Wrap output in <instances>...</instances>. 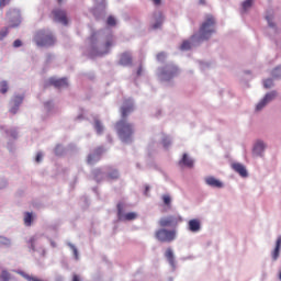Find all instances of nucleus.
Instances as JSON below:
<instances>
[{"label": "nucleus", "instance_id": "nucleus-54", "mask_svg": "<svg viewBox=\"0 0 281 281\" xmlns=\"http://www.w3.org/2000/svg\"><path fill=\"white\" fill-rule=\"evenodd\" d=\"M55 281H65V278H63V276H57L55 278Z\"/></svg>", "mask_w": 281, "mask_h": 281}, {"label": "nucleus", "instance_id": "nucleus-49", "mask_svg": "<svg viewBox=\"0 0 281 281\" xmlns=\"http://www.w3.org/2000/svg\"><path fill=\"white\" fill-rule=\"evenodd\" d=\"M10 1L12 0H0V8L3 9L5 5H10Z\"/></svg>", "mask_w": 281, "mask_h": 281}, {"label": "nucleus", "instance_id": "nucleus-14", "mask_svg": "<svg viewBox=\"0 0 281 281\" xmlns=\"http://www.w3.org/2000/svg\"><path fill=\"white\" fill-rule=\"evenodd\" d=\"M106 7L95 5L91 9V13L93 14L95 21H102L106 16Z\"/></svg>", "mask_w": 281, "mask_h": 281}, {"label": "nucleus", "instance_id": "nucleus-24", "mask_svg": "<svg viewBox=\"0 0 281 281\" xmlns=\"http://www.w3.org/2000/svg\"><path fill=\"white\" fill-rule=\"evenodd\" d=\"M93 122L97 135H102V133H104V125L102 124V121H100V117L93 116Z\"/></svg>", "mask_w": 281, "mask_h": 281}, {"label": "nucleus", "instance_id": "nucleus-4", "mask_svg": "<svg viewBox=\"0 0 281 281\" xmlns=\"http://www.w3.org/2000/svg\"><path fill=\"white\" fill-rule=\"evenodd\" d=\"M33 42L37 47H54L56 45V36L49 30H40L35 33Z\"/></svg>", "mask_w": 281, "mask_h": 281}, {"label": "nucleus", "instance_id": "nucleus-46", "mask_svg": "<svg viewBox=\"0 0 281 281\" xmlns=\"http://www.w3.org/2000/svg\"><path fill=\"white\" fill-rule=\"evenodd\" d=\"M13 47L15 48L23 47V42L21 40H15L13 42Z\"/></svg>", "mask_w": 281, "mask_h": 281}, {"label": "nucleus", "instance_id": "nucleus-57", "mask_svg": "<svg viewBox=\"0 0 281 281\" xmlns=\"http://www.w3.org/2000/svg\"><path fill=\"white\" fill-rule=\"evenodd\" d=\"M50 246H52L53 248H56V241H54V240L50 239Z\"/></svg>", "mask_w": 281, "mask_h": 281}, {"label": "nucleus", "instance_id": "nucleus-35", "mask_svg": "<svg viewBox=\"0 0 281 281\" xmlns=\"http://www.w3.org/2000/svg\"><path fill=\"white\" fill-rule=\"evenodd\" d=\"M254 5V0H246L241 3L243 12H247Z\"/></svg>", "mask_w": 281, "mask_h": 281}, {"label": "nucleus", "instance_id": "nucleus-13", "mask_svg": "<svg viewBox=\"0 0 281 281\" xmlns=\"http://www.w3.org/2000/svg\"><path fill=\"white\" fill-rule=\"evenodd\" d=\"M103 154H104V147L100 146L95 148L92 154L88 155L87 164H89L90 166H93V164H97V161H100Z\"/></svg>", "mask_w": 281, "mask_h": 281}, {"label": "nucleus", "instance_id": "nucleus-45", "mask_svg": "<svg viewBox=\"0 0 281 281\" xmlns=\"http://www.w3.org/2000/svg\"><path fill=\"white\" fill-rule=\"evenodd\" d=\"M35 243H36V238L31 237L30 240H29V244L31 245L32 251H36V246H34Z\"/></svg>", "mask_w": 281, "mask_h": 281}, {"label": "nucleus", "instance_id": "nucleus-1", "mask_svg": "<svg viewBox=\"0 0 281 281\" xmlns=\"http://www.w3.org/2000/svg\"><path fill=\"white\" fill-rule=\"evenodd\" d=\"M135 112V100L127 98L123 100L120 108L121 120H119L114 128L119 139L123 144H133V135H135V124L128 122V115Z\"/></svg>", "mask_w": 281, "mask_h": 281}, {"label": "nucleus", "instance_id": "nucleus-25", "mask_svg": "<svg viewBox=\"0 0 281 281\" xmlns=\"http://www.w3.org/2000/svg\"><path fill=\"white\" fill-rule=\"evenodd\" d=\"M280 249H281V236L277 238L276 247L271 254L272 260L276 262L280 258Z\"/></svg>", "mask_w": 281, "mask_h": 281}, {"label": "nucleus", "instance_id": "nucleus-19", "mask_svg": "<svg viewBox=\"0 0 281 281\" xmlns=\"http://www.w3.org/2000/svg\"><path fill=\"white\" fill-rule=\"evenodd\" d=\"M154 19H155V23L151 26L153 30H160V27L164 25V21H165L164 13L156 12L154 14Z\"/></svg>", "mask_w": 281, "mask_h": 281}, {"label": "nucleus", "instance_id": "nucleus-7", "mask_svg": "<svg viewBox=\"0 0 281 281\" xmlns=\"http://www.w3.org/2000/svg\"><path fill=\"white\" fill-rule=\"evenodd\" d=\"M155 238L158 243H172L177 240V229L160 227L155 232Z\"/></svg>", "mask_w": 281, "mask_h": 281}, {"label": "nucleus", "instance_id": "nucleus-17", "mask_svg": "<svg viewBox=\"0 0 281 281\" xmlns=\"http://www.w3.org/2000/svg\"><path fill=\"white\" fill-rule=\"evenodd\" d=\"M178 166L180 168H194V160L188 156V154H183L182 158L179 160Z\"/></svg>", "mask_w": 281, "mask_h": 281}, {"label": "nucleus", "instance_id": "nucleus-61", "mask_svg": "<svg viewBox=\"0 0 281 281\" xmlns=\"http://www.w3.org/2000/svg\"><path fill=\"white\" fill-rule=\"evenodd\" d=\"M245 74H251V71L250 70H246Z\"/></svg>", "mask_w": 281, "mask_h": 281}, {"label": "nucleus", "instance_id": "nucleus-44", "mask_svg": "<svg viewBox=\"0 0 281 281\" xmlns=\"http://www.w3.org/2000/svg\"><path fill=\"white\" fill-rule=\"evenodd\" d=\"M266 20L268 22L269 27H272L273 30H276V23H273V19L270 15H268L266 16Z\"/></svg>", "mask_w": 281, "mask_h": 281}, {"label": "nucleus", "instance_id": "nucleus-22", "mask_svg": "<svg viewBox=\"0 0 281 281\" xmlns=\"http://www.w3.org/2000/svg\"><path fill=\"white\" fill-rule=\"evenodd\" d=\"M205 183H206V186H210V188H218V189H221V188L224 187V184H223V182L221 180H218V179H216V178H214L212 176L205 178Z\"/></svg>", "mask_w": 281, "mask_h": 281}, {"label": "nucleus", "instance_id": "nucleus-11", "mask_svg": "<svg viewBox=\"0 0 281 281\" xmlns=\"http://www.w3.org/2000/svg\"><path fill=\"white\" fill-rule=\"evenodd\" d=\"M53 21L55 23H60L61 25H69V20L67 19V11L63 9H55L52 11Z\"/></svg>", "mask_w": 281, "mask_h": 281}, {"label": "nucleus", "instance_id": "nucleus-32", "mask_svg": "<svg viewBox=\"0 0 281 281\" xmlns=\"http://www.w3.org/2000/svg\"><path fill=\"white\" fill-rule=\"evenodd\" d=\"M166 58H168V54L166 52H160L156 55L157 63H166Z\"/></svg>", "mask_w": 281, "mask_h": 281}, {"label": "nucleus", "instance_id": "nucleus-51", "mask_svg": "<svg viewBox=\"0 0 281 281\" xmlns=\"http://www.w3.org/2000/svg\"><path fill=\"white\" fill-rule=\"evenodd\" d=\"M148 192H150V186L146 184L144 191L145 196H148Z\"/></svg>", "mask_w": 281, "mask_h": 281}, {"label": "nucleus", "instance_id": "nucleus-36", "mask_svg": "<svg viewBox=\"0 0 281 281\" xmlns=\"http://www.w3.org/2000/svg\"><path fill=\"white\" fill-rule=\"evenodd\" d=\"M4 133L13 139H16L19 137V132H16V130H4Z\"/></svg>", "mask_w": 281, "mask_h": 281}, {"label": "nucleus", "instance_id": "nucleus-60", "mask_svg": "<svg viewBox=\"0 0 281 281\" xmlns=\"http://www.w3.org/2000/svg\"><path fill=\"white\" fill-rule=\"evenodd\" d=\"M50 60H52V55L48 54V55H47V63H49Z\"/></svg>", "mask_w": 281, "mask_h": 281}, {"label": "nucleus", "instance_id": "nucleus-18", "mask_svg": "<svg viewBox=\"0 0 281 281\" xmlns=\"http://www.w3.org/2000/svg\"><path fill=\"white\" fill-rule=\"evenodd\" d=\"M189 232L196 234V232H201V221L198 218L190 220L188 223Z\"/></svg>", "mask_w": 281, "mask_h": 281}, {"label": "nucleus", "instance_id": "nucleus-3", "mask_svg": "<svg viewBox=\"0 0 281 281\" xmlns=\"http://www.w3.org/2000/svg\"><path fill=\"white\" fill-rule=\"evenodd\" d=\"M213 34H216V18L212 14H206L198 33L191 36V41L193 45H201L204 41H210Z\"/></svg>", "mask_w": 281, "mask_h": 281}, {"label": "nucleus", "instance_id": "nucleus-9", "mask_svg": "<svg viewBox=\"0 0 281 281\" xmlns=\"http://www.w3.org/2000/svg\"><path fill=\"white\" fill-rule=\"evenodd\" d=\"M44 87L45 89H47V87H54L55 89H65L69 87V81L66 77L59 79H57L56 77H50Z\"/></svg>", "mask_w": 281, "mask_h": 281}, {"label": "nucleus", "instance_id": "nucleus-56", "mask_svg": "<svg viewBox=\"0 0 281 281\" xmlns=\"http://www.w3.org/2000/svg\"><path fill=\"white\" fill-rule=\"evenodd\" d=\"M136 74H137V76H142V66H139V67H138V69H137V72H136Z\"/></svg>", "mask_w": 281, "mask_h": 281}, {"label": "nucleus", "instance_id": "nucleus-6", "mask_svg": "<svg viewBox=\"0 0 281 281\" xmlns=\"http://www.w3.org/2000/svg\"><path fill=\"white\" fill-rule=\"evenodd\" d=\"M7 16L9 19V27H3L0 31V41H3L8 34H10V27H19L21 25V12L16 9H11L8 13Z\"/></svg>", "mask_w": 281, "mask_h": 281}, {"label": "nucleus", "instance_id": "nucleus-33", "mask_svg": "<svg viewBox=\"0 0 281 281\" xmlns=\"http://www.w3.org/2000/svg\"><path fill=\"white\" fill-rule=\"evenodd\" d=\"M24 225L26 227H31L32 226V213L26 212L24 215Z\"/></svg>", "mask_w": 281, "mask_h": 281}, {"label": "nucleus", "instance_id": "nucleus-26", "mask_svg": "<svg viewBox=\"0 0 281 281\" xmlns=\"http://www.w3.org/2000/svg\"><path fill=\"white\" fill-rule=\"evenodd\" d=\"M162 203L167 210H172V196L170 194L166 193L161 195Z\"/></svg>", "mask_w": 281, "mask_h": 281}, {"label": "nucleus", "instance_id": "nucleus-5", "mask_svg": "<svg viewBox=\"0 0 281 281\" xmlns=\"http://www.w3.org/2000/svg\"><path fill=\"white\" fill-rule=\"evenodd\" d=\"M179 66L170 63L165 66L158 67L157 77L160 82H170L173 78L179 76Z\"/></svg>", "mask_w": 281, "mask_h": 281}, {"label": "nucleus", "instance_id": "nucleus-43", "mask_svg": "<svg viewBox=\"0 0 281 281\" xmlns=\"http://www.w3.org/2000/svg\"><path fill=\"white\" fill-rule=\"evenodd\" d=\"M116 23H117V22L115 21V18H114V16L110 15V16L108 18L106 24L110 25L111 27L115 26Z\"/></svg>", "mask_w": 281, "mask_h": 281}, {"label": "nucleus", "instance_id": "nucleus-21", "mask_svg": "<svg viewBox=\"0 0 281 281\" xmlns=\"http://www.w3.org/2000/svg\"><path fill=\"white\" fill-rule=\"evenodd\" d=\"M232 168H233V170H235V172H237L241 177H244V178L249 177V173L247 172V168H245L243 164L235 162L232 165Z\"/></svg>", "mask_w": 281, "mask_h": 281}, {"label": "nucleus", "instance_id": "nucleus-59", "mask_svg": "<svg viewBox=\"0 0 281 281\" xmlns=\"http://www.w3.org/2000/svg\"><path fill=\"white\" fill-rule=\"evenodd\" d=\"M77 120H85V116L82 114L77 116Z\"/></svg>", "mask_w": 281, "mask_h": 281}, {"label": "nucleus", "instance_id": "nucleus-10", "mask_svg": "<svg viewBox=\"0 0 281 281\" xmlns=\"http://www.w3.org/2000/svg\"><path fill=\"white\" fill-rule=\"evenodd\" d=\"M276 98H278V91L272 90L270 92H267L266 95L257 103L256 111H262V109H265V106H267V104H269L270 102H273Z\"/></svg>", "mask_w": 281, "mask_h": 281}, {"label": "nucleus", "instance_id": "nucleus-48", "mask_svg": "<svg viewBox=\"0 0 281 281\" xmlns=\"http://www.w3.org/2000/svg\"><path fill=\"white\" fill-rule=\"evenodd\" d=\"M95 5L106 7V0H94Z\"/></svg>", "mask_w": 281, "mask_h": 281}, {"label": "nucleus", "instance_id": "nucleus-53", "mask_svg": "<svg viewBox=\"0 0 281 281\" xmlns=\"http://www.w3.org/2000/svg\"><path fill=\"white\" fill-rule=\"evenodd\" d=\"M106 139L110 144H113V137L110 134L106 136Z\"/></svg>", "mask_w": 281, "mask_h": 281}, {"label": "nucleus", "instance_id": "nucleus-20", "mask_svg": "<svg viewBox=\"0 0 281 281\" xmlns=\"http://www.w3.org/2000/svg\"><path fill=\"white\" fill-rule=\"evenodd\" d=\"M165 258H167V261L172 269H177V261L175 260V251H172V248H167L165 251Z\"/></svg>", "mask_w": 281, "mask_h": 281}, {"label": "nucleus", "instance_id": "nucleus-31", "mask_svg": "<svg viewBox=\"0 0 281 281\" xmlns=\"http://www.w3.org/2000/svg\"><path fill=\"white\" fill-rule=\"evenodd\" d=\"M10 86L8 85L7 80H2L0 82V93H2L3 95H5V93L9 91Z\"/></svg>", "mask_w": 281, "mask_h": 281}, {"label": "nucleus", "instance_id": "nucleus-23", "mask_svg": "<svg viewBox=\"0 0 281 281\" xmlns=\"http://www.w3.org/2000/svg\"><path fill=\"white\" fill-rule=\"evenodd\" d=\"M92 177L94 179V181H97V183H101V181L103 179H105L106 173H104V171H102V169L97 168L92 170Z\"/></svg>", "mask_w": 281, "mask_h": 281}, {"label": "nucleus", "instance_id": "nucleus-29", "mask_svg": "<svg viewBox=\"0 0 281 281\" xmlns=\"http://www.w3.org/2000/svg\"><path fill=\"white\" fill-rule=\"evenodd\" d=\"M106 178L111 181H117V179H120V171L117 169H112L108 172Z\"/></svg>", "mask_w": 281, "mask_h": 281}, {"label": "nucleus", "instance_id": "nucleus-2", "mask_svg": "<svg viewBox=\"0 0 281 281\" xmlns=\"http://www.w3.org/2000/svg\"><path fill=\"white\" fill-rule=\"evenodd\" d=\"M89 41V52L88 58H102L111 52L113 47V40H106L104 37V32L92 31L91 35L88 37Z\"/></svg>", "mask_w": 281, "mask_h": 281}, {"label": "nucleus", "instance_id": "nucleus-34", "mask_svg": "<svg viewBox=\"0 0 281 281\" xmlns=\"http://www.w3.org/2000/svg\"><path fill=\"white\" fill-rule=\"evenodd\" d=\"M12 245V241L3 236H0V247H10Z\"/></svg>", "mask_w": 281, "mask_h": 281}, {"label": "nucleus", "instance_id": "nucleus-55", "mask_svg": "<svg viewBox=\"0 0 281 281\" xmlns=\"http://www.w3.org/2000/svg\"><path fill=\"white\" fill-rule=\"evenodd\" d=\"M72 281H80V277L78 274L72 276Z\"/></svg>", "mask_w": 281, "mask_h": 281}, {"label": "nucleus", "instance_id": "nucleus-41", "mask_svg": "<svg viewBox=\"0 0 281 281\" xmlns=\"http://www.w3.org/2000/svg\"><path fill=\"white\" fill-rule=\"evenodd\" d=\"M65 153V149L63 148L61 145H57L55 147V155H57V157H60V155H63Z\"/></svg>", "mask_w": 281, "mask_h": 281}, {"label": "nucleus", "instance_id": "nucleus-42", "mask_svg": "<svg viewBox=\"0 0 281 281\" xmlns=\"http://www.w3.org/2000/svg\"><path fill=\"white\" fill-rule=\"evenodd\" d=\"M0 278L2 281H10V272H8L7 270H3Z\"/></svg>", "mask_w": 281, "mask_h": 281}, {"label": "nucleus", "instance_id": "nucleus-8", "mask_svg": "<svg viewBox=\"0 0 281 281\" xmlns=\"http://www.w3.org/2000/svg\"><path fill=\"white\" fill-rule=\"evenodd\" d=\"M183 222V217H181L180 215L175 216V215H168L165 217H161L158 221V225L159 227H162L166 229V227H170V229H177V227H179V223Z\"/></svg>", "mask_w": 281, "mask_h": 281}, {"label": "nucleus", "instance_id": "nucleus-39", "mask_svg": "<svg viewBox=\"0 0 281 281\" xmlns=\"http://www.w3.org/2000/svg\"><path fill=\"white\" fill-rule=\"evenodd\" d=\"M67 245L72 250V254H74L75 258L78 260L79 255H78V248H76V245H74L71 243H67Z\"/></svg>", "mask_w": 281, "mask_h": 281}, {"label": "nucleus", "instance_id": "nucleus-16", "mask_svg": "<svg viewBox=\"0 0 281 281\" xmlns=\"http://www.w3.org/2000/svg\"><path fill=\"white\" fill-rule=\"evenodd\" d=\"M119 65L122 67H131V65H133V55H131L130 52L121 54Z\"/></svg>", "mask_w": 281, "mask_h": 281}, {"label": "nucleus", "instance_id": "nucleus-38", "mask_svg": "<svg viewBox=\"0 0 281 281\" xmlns=\"http://www.w3.org/2000/svg\"><path fill=\"white\" fill-rule=\"evenodd\" d=\"M171 144H172V140L170 139V137L165 136L162 138V146H164V148H170Z\"/></svg>", "mask_w": 281, "mask_h": 281}, {"label": "nucleus", "instance_id": "nucleus-62", "mask_svg": "<svg viewBox=\"0 0 281 281\" xmlns=\"http://www.w3.org/2000/svg\"><path fill=\"white\" fill-rule=\"evenodd\" d=\"M57 2L60 4V3H63V0H57Z\"/></svg>", "mask_w": 281, "mask_h": 281}, {"label": "nucleus", "instance_id": "nucleus-15", "mask_svg": "<svg viewBox=\"0 0 281 281\" xmlns=\"http://www.w3.org/2000/svg\"><path fill=\"white\" fill-rule=\"evenodd\" d=\"M267 148V144L262 139H258L252 148V155L255 157H262V153H265V149Z\"/></svg>", "mask_w": 281, "mask_h": 281}, {"label": "nucleus", "instance_id": "nucleus-47", "mask_svg": "<svg viewBox=\"0 0 281 281\" xmlns=\"http://www.w3.org/2000/svg\"><path fill=\"white\" fill-rule=\"evenodd\" d=\"M44 106H45L46 111H52V109L54 108V105L52 104V101H46L44 103Z\"/></svg>", "mask_w": 281, "mask_h": 281}, {"label": "nucleus", "instance_id": "nucleus-27", "mask_svg": "<svg viewBox=\"0 0 281 281\" xmlns=\"http://www.w3.org/2000/svg\"><path fill=\"white\" fill-rule=\"evenodd\" d=\"M196 45H199V44H193L192 40H191V42L186 40L182 42L180 49H181V52H189V49H192V46L196 47Z\"/></svg>", "mask_w": 281, "mask_h": 281}, {"label": "nucleus", "instance_id": "nucleus-52", "mask_svg": "<svg viewBox=\"0 0 281 281\" xmlns=\"http://www.w3.org/2000/svg\"><path fill=\"white\" fill-rule=\"evenodd\" d=\"M155 5H161V0H151Z\"/></svg>", "mask_w": 281, "mask_h": 281}, {"label": "nucleus", "instance_id": "nucleus-40", "mask_svg": "<svg viewBox=\"0 0 281 281\" xmlns=\"http://www.w3.org/2000/svg\"><path fill=\"white\" fill-rule=\"evenodd\" d=\"M10 110H9V113H11L12 115H16V113H19V109L20 106L19 105H14V104H10Z\"/></svg>", "mask_w": 281, "mask_h": 281}, {"label": "nucleus", "instance_id": "nucleus-28", "mask_svg": "<svg viewBox=\"0 0 281 281\" xmlns=\"http://www.w3.org/2000/svg\"><path fill=\"white\" fill-rule=\"evenodd\" d=\"M23 100H25V94L14 95L13 99H11L10 104L21 106V104H23Z\"/></svg>", "mask_w": 281, "mask_h": 281}, {"label": "nucleus", "instance_id": "nucleus-30", "mask_svg": "<svg viewBox=\"0 0 281 281\" xmlns=\"http://www.w3.org/2000/svg\"><path fill=\"white\" fill-rule=\"evenodd\" d=\"M271 76L274 80H281V66H277L272 69Z\"/></svg>", "mask_w": 281, "mask_h": 281}, {"label": "nucleus", "instance_id": "nucleus-50", "mask_svg": "<svg viewBox=\"0 0 281 281\" xmlns=\"http://www.w3.org/2000/svg\"><path fill=\"white\" fill-rule=\"evenodd\" d=\"M43 160V154L42 153H37L36 157H35V161L37 164H41V161Z\"/></svg>", "mask_w": 281, "mask_h": 281}, {"label": "nucleus", "instance_id": "nucleus-58", "mask_svg": "<svg viewBox=\"0 0 281 281\" xmlns=\"http://www.w3.org/2000/svg\"><path fill=\"white\" fill-rule=\"evenodd\" d=\"M200 5H205V0H199Z\"/></svg>", "mask_w": 281, "mask_h": 281}, {"label": "nucleus", "instance_id": "nucleus-37", "mask_svg": "<svg viewBox=\"0 0 281 281\" xmlns=\"http://www.w3.org/2000/svg\"><path fill=\"white\" fill-rule=\"evenodd\" d=\"M273 79L272 78H268L263 80V87L265 89H271V87H273Z\"/></svg>", "mask_w": 281, "mask_h": 281}, {"label": "nucleus", "instance_id": "nucleus-12", "mask_svg": "<svg viewBox=\"0 0 281 281\" xmlns=\"http://www.w3.org/2000/svg\"><path fill=\"white\" fill-rule=\"evenodd\" d=\"M116 210L119 221H135V218H137V213L135 212L124 214V203L122 202L117 203Z\"/></svg>", "mask_w": 281, "mask_h": 281}]
</instances>
